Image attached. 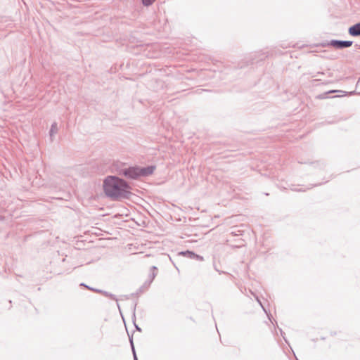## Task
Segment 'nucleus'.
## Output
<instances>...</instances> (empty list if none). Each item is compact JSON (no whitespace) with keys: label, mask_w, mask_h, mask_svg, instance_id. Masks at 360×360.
I'll return each mask as SVG.
<instances>
[{"label":"nucleus","mask_w":360,"mask_h":360,"mask_svg":"<svg viewBox=\"0 0 360 360\" xmlns=\"http://www.w3.org/2000/svg\"><path fill=\"white\" fill-rule=\"evenodd\" d=\"M333 44L338 48L349 47L352 44L351 41H335L333 42Z\"/></svg>","instance_id":"7ed1b4c3"},{"label":"nucleus","mask_w":360,"mask_h":360,"mask_svg":"<svg viewBox=\"0 0 360 360\" xmlns=\"http://www.w3.org/2000/svg\"><path fill=\"white\" fill-rule=\"evenodd\" d=\"M105 193L114 199L128 198L131 194V187L118 177L109 176L103 181Z\"/></svg>","instance_id":"f257e3e1"},{"label":"nucleus","mask_w":360,"mask_h":360,"mask_svg":"<svg viewBox=\"0 0 360 360\" xmlns=\"http://www.w3.org/2000/svg\"><path fill=\"white\" fill-rule=\"evenodd\" d=\"M142 3L144 6H150L151 5L155 0H141Z\"/></svg>","instance_id":"39448f33"},{"label":"nucleus","mask_w":360,"mask_h":360,"mask_svg":"<svg viewBox=\"0 0 360 360\" xmlns=\"http://www.w3.org/2000/svg\"><path fill=\"white\" fill-rule=\"evenodd\" d=\"M349 33L352 36L360 35V23L356 24L349 27Z\"/></svg>","instance_id":"20e7f679"},{"label":"nucleus","mask_w":360,"mask_h":360,"mask_svg":"<svg viewBox=\"0 0 360 360\" xmlns=\"http://www.w3.org/2000/svg\"><path fill=\"white\" fill-rule=\"evenodd\" d=\"M155 169V167L154 166H148L146 167H132L124 169L122 174L128 178L136 179L152 174Z\"/></svg>","instance_id":"f03ea898"}]
</instances>
